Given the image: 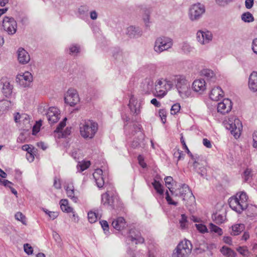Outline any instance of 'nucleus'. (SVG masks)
Returning a JSON list of instances; mask_svg holds the SVG:
<instances>
[{"instance_id": "obj_18", "label": "nucleus", "mask_w": 257, "mask_h": 257, "mask_svg": "<svg viewBox=\"0 0 257 257\" xmlns=\"http://www.w3.org/2000/svg\"><path fill=\"white\" fill-rule=\"evenodd\" d=\"M128 106L134 115H137L140 113L141 103L138 102L133 96H132L130 99Z\"/></svg>"}, {"instance_id": "obj_20", "label": "nucleus", "mask_w": 257, "mask_h": 257, "mask_svg": "<svg viewBox=\"0 0 257 257\" xmlns=\"http://www.w3.org/2000/svg\"><path fill=\"white\" fill-rule=\"evenodd\" d=\"M18 60L22 64H27L30 60L29 53L23 48H19L17 51Z\"/></svg>"}, {"instance_id": "obj_14", "label": "nucleus", "mask_w": 257, "mask_h": 257, "mask_svg": "<svg viewBox=\"0 0 257 257\" xmlns=\"http://www.w3.org/2000/svg\"><path fill=\"white\" fill-rule=\"evenodd\" d=\"M197 41L201 45H206L212 40L213 36L209 31L199 30L196 34Z\"/></svg>"}, {"instance_id": "obj_43", "label": "nucleus", "mask_w": 257, "mask_h": 257, "mask_svg": "<svg viewBox=\"0 0 257 257\" xmlns=\"http://www.w3.org/2000/svg\"><path fill=\"white\" fill-rule=\"evenodd\" d=\"M97 217V215L94 212L90 211L88 213V219L91 223H94L96 221Z\"/></svg>"}, {"instance_id": "obj_26", "label": "nucleus", "mask_w": 257, "mask_h": 257, "mask_svg": "<svg viewBox=\"0 0 257 257\" xmlns=\"http://www.w3.org/2000/svg\"><path fill=\"white\" fill-rule=\"evenodd\" d=\"M248 87L253 92L257 91V72L253 71L248 79Z\"/></svg>"}, {"instance_id": "obj_10", "label": "nucleus", "mask_w": 257, "mask_h": 257, "mask_svg": "<svg viewBox=\"0 0 257 257\" xmlns=\"http://www.w3.org/2000/svg\"><path fill=\"white\" fill-rule=\"evenodd\" d=\"M205 12V8L203 5L200 3L193 5L189 9V18L191 21H197Z\"/></svg>"}, {"instance_id": "obj_45", "label": "nucleus", "mask_w": 257, "mask_h": 257, "mask_svg": "<svg viewBox=\"0 0 257 257\" xmlns=\"http://www.w3.org/2000/svg\"><path fill=\"white\" fill-rule=\"evenodd\" d=\"M67 120V118L65 117L62 121H61L57 126L56 130L54 131V133H59L61 132V130L66 125V121Z\"/></svg>"}, {"instance_id": "obj_21", "label": "nucleus", "mask_w": 257, "mask_h": 257, "mask_svg": "<svg viewBox=\"0 0 257 257\" xmlns=\"http://www.w3.org/2000/svg\"><path fill=\"white\" fill-rule=\"evenodd\" d=\"M192 88L195 92L202 93L206 89V82L203 79H198L194 81Z\"/></svg>"}, {"instance_id": "obj_59", "label": "nucleus", "mask_w": 257, "mask_h": 257, "mask_svg": "<svg viewBox=\"0 0 257 257\" xmlns=\"http://www.w3.org/2000/svg\"><path fill=\"white\" fill-rule=\"evenodd\" d=\"M54 187L57 189H60L61 188V184L59 179L55 178L54 180Z\"/></svg>"}, {"instance_id": "obj_49", "label": "nucleus", "mask_w": 257, "mask_h": 257, "mask_svg": "<svg viewBox=\"0 0 257 257\" xmlns=\"http://www.w3.org/2000/svg\"><path fill=\"white\" fill-rule=\"evenodd\" d=\"M79 52V47L77 45H72L69 48V54L75 55Z\"/></svg>"}, {"instance_id": "obj_53", "label": "nucleus", "mask_w": 257, "mask_h": 257, "mask_svg": "<svg viewBox=\"0 0 257 257\" xmlns=\"http://www.w3.org/2000/svg\"><path fill=\"white\" fill-rule=\"evenodd\" d=\"M90 165L89 161L84 162L79 165L80 172H82L87 169Z\"/></svg>"}, {"instance_id": "obj_3", "label": "nucleus", "mask_w": 257, "mask_h": 257, "mask_svg": "<svg viewBox=\"0 0 257 257\" xmlns=\"http://www.w3.org/2000/svg\"><path fill=\"white\" fill-rule=\"evenodd\" d=\"M98 130V124L91 120H82L79 124L80 134L85 139H92Z\"/></svg>"}, {"instance_id": "obj_42", "label": "nucleus", "mask_w": 257, "mask_h": 257, "mask_svg": "<svg viewBox=\"0 0 257 257\" xmlns=\"http://www.w3.org/2000/svg\"><path fill=\"white\" fill-rule=\"evenodd\" d=\"M193 48L187 43L184 42L181 46V49L185 53H189L192 51Z\"/></svg>"}, {"instance_id": "obj_7", "label": "nucleus", "mask_w": 257, "mask_h": 257, "mask_svg": "<svg viewBox=\"0 0 257 257\" xmlns=\"http://www.w3.org/2000/svg\"><path fill=\"white\" fill-rule=\"evenodd\" d=\"M192 245L191 242L187 239L179 242L177 246L173 257H187L191 252Z\"/></svg>"}, {"instance_id": "obj_30", "label": "nucleus", "mask_w": 257, "mask_h": 257, "mask_svg": "<svg viewBox=\"0 0 257 257\" xmlns=\"http://www.w3.org/2000/svg\"><path fill=\"white\" fill-rule=\"evenodd\" d=\"M244 225L242 223L235 224L232 226L231 234L234 236L239 234L244 229Z\"/></svg>"}, {"instance_id": "obj_55", "label": "nucleus", "mask_w": 257, "mask_h": 257, "mask_svg": "<svg viewBox=\"0 0 257 257\" xmlns=\"http://www.w3.org/2000/svg\"><path fill=\"white\" fill-rule=\"evenodd\" d=\"M166 199L168 203L169 204L174 205H177L178 203L177 202L174 201L172 200L171 197L169 196V193L168 191L166 192Z\"/></svg>"}, {"instance_id": "obj_56", "label": "nucleus", "mask_w": 257, "mask_h": 257, "mask_svg": "<svg viewBox=\"0 0 257 257\" xmlns=\"http://www.w3.org/2000/svg\"><path fill=\"white\" fill-rule=\"evenodd\" d=\"M22 150L29 153L30 152H32V151H34L35 149L32 145H25L22 146Z\"/></svg>"}, {"instance_id": "obj_8", "label": "nucleus", "mask_w": 257, "mask_h": 257, "mask_svg": "<svg viewBox=\"0 0 257 257\" xmlns=\"http://www.w3.org/2000/svg\"><path fill=\"white\" fill-rule=\"evenodd\" d=\"M172 193L176 196L181 197L183 200L187 201L190 203L195 201V197L189 186L185 184H182L180 188L176 189L174 192H172Z\"/></svg>"}, {"instance_id": "obj_1", "label": "nucleus", "mask_w": 257, "mask_h": 257, "mask_svg": "<svg viewBox=\"0 0 257 257\" xmlns=\"http://www.w3.org/2000/svg\"><path fill=\"white\" fill-rule=\"evenodd\" d=\"M248 197L244 192H240L231 197L228 200L230 207L237 213H240L248 207Z\"/></svg>"}, {"instance_id": "obj_44", "label": "nucleus", "mask_w": 257, "mask_h": 257, "mask_svg": "<svg viewBox=\"0 0 257 257\" xmlns=\"http://www.w3.org/2000/svg\"><path fill=\"white\" fill-rule=\"evenodd\" d=\"M213 218L217 224H220L224 222L225 218L224 216L221 214H214L213 216Z\"/></svg>"}, {"instance_id": "obj_48", "label": "nucleus", "mask_w": 257, "mask_h": 257, "mask_svg": "<svg viewBox=\"0 0 257 257\" xmlns=\"http://www.w3.org/2000/svg\"><path fill=\"white\" fill-rule=\"evenodd\" d=\"M180 105L179 103H175L172 105L171 109V113L172 114H176L180 110Z\"/></svg>"}, {"instance_id": "obj_17", "label": "nucleus", "mask_w": 257, "mask_h": 257, "mask_svg": "<svg viewBox=\"0 0 257 257\" xmlns=\"http://www.w3.org/2000/svg\"><path fill=\"white\" fill-rule=\"evenodd\" d=\"M0 85H2V91L6 97H9L12 93L13 86L10 84L7 78H2L0 80Z\"/></svg>"}, {"instance_id": "obj_34", "label": "nucleus", "mask_w": 257, "mask_h": 257, "mask_svg": "<svg viewBox=\"0 0 257 257\" xmlns=\"http://www.w3.org/2000/svg\"><path fill=\"white\" fill-rule=\"evenodd\" d=\"M246 214L249 217H255L257 216V207L253 205H248L247 207Z\"/></svg>"}, {"instance_id": "obj_39", "label": "nucleus", "mask_w": 257, "mask_h": 257, "mask_svg": "<svg viewBox=\"0 0 257 257\" xmlns=\"http://www.w3.org/2000/svg\"><path fill=\"white\" fill-rule=\"evenodd\" d=\"M113 57L116 60H123V53L119 49H115L113 53Z\"/></svg>"}, {"instance_id": "obj_58", "label": "nucleus", "mask_w": 257, "mask_h": 257, "mask_svg": "<svg viewBox=\"0 0 257 257\" xmlns=\"http://www.w3.org/2000/svg\"><path fill=\"white\" fill-rule=\"evenodd\" d=\"M138 160L139 164L142 168H145L147 167V164L144 162V157L142 155H139L138 157Z\"/></svg>"}, {"instance_id": "obj_50", "label": "nucleus", "mask_w": 257, "mask_h": 257, "mask_svg": "<svg viewBox=\"0 0 257 257\" xmlns=\"http://www.w3.org/2000/svg\"><path fill=\"white\" fill-rule=\"evenodd\" d=\"M166 185L167 186L171 192H172V190H171V186H172V182L173 181V178L171 176H167L164 179Z\"/></svg>"}, {"instance_id": "obj_27", "label": "nucleus", "mask_w": 257, "mask_h": 257, "mask_svg": "<svg viewBox=\"0 0 257 257\" xmlns=\"http://www.w3.org/2000/svg\"><path fill=\"white\" fill-rule=\"evenodd\" d=\"M112 226L117 230L123 229L126 226L125 219L122 217H119L114 219L112 222Z\"/></svg>"}, {"instance_id": "obj_2", "label": "nucleus", "mask_w": 257, "mask_h": 257, "mask_svg": "<svg viewBox=\"0 0 257 257\" xmlns=\"http://www.w3.org/2000/svg\"><path fill=\"white\" fill-rule=\"evenodd\" d=\"M173 81L174 82L177 91L182 98L185 99L190 96L191 90L190 83L186 79L185 76L182 75H176Z\"/></svg>"}, {"instance_id": "obj_47", "label": "nucleus", "mask_w": 257, "mask_h": 257, "mask_svg": "<svg viewBox=\"0 0 257 257\" xmlns=\"http://www.w3.org/2000/svg\"><path fill=\"white\" fill-rule=\"evenodd\" d=\"M100 224L103 228L105 234H108L109 233V226L107 222L105 220H101L100 221Z\"/></svg>"}, {"instance_id": "obj_38", "label": "nucleus", "mask_w": 257, "mask_h": 257, "mask_svg": "<svg viewBox=\"0 0 257 257\" xmlns=\"http://www.w3.org/2000/svg\"><path fill=\"white\" fill-rule=\"evenodd\" d=\"M152 185L154 189L159 194L161 195L163 194L164 190L163 189V186L159 181L154 180V182L152 183Z\"/></svg>"}, {"instance_id": "obj_25", "label": "nucleus", "mask_w": 257, "mask_h": 257, "mask_svg": "<svg viewBox=\"0 0 257 257\" xmlns=\"http://www.w3.org/2000/svg\"><path fill=\"white\" fill-rule=\"evenodd\" d=\"M201 74L210 83H214L217 80L216 74L211 69H204L202 70Z\"/></svg>"}, {"instance_id": "obj_24", "label": "nucleus", "mask_w": 257, "mask_h": 257, "mask_svg": "<svg viewBox=\"0 0 257 257\" xmlns=\"http://www.w3.org/2000/svg\"><path fill=\"white\" fill-rule=\"evenodd\" d=\"M223 96V92L220 87H214L209 94L210 98L213 101H218Z\"/></svg>"}, {"instance_id": "obj_64", "label": "nucleus", "mask_w": 257, "mask_h": 257, "mask_svg": "<svg viewBox=\"0 0 257 257\" xmlns=\"http://www.w3.org/2000/svg\"><path fill=\"white\" fill-rule=\"evenodd\" d=\"M252 49L254 53H257V39H255L252 41Z\"/></svg>"}, {"instance_id": "obj_12", "label": "nucleus", "mask_w": 257, "mask_h": 257, "mask_svg": "<svg viewBox=\"0 0 257 257\" xmlns=\"http://www.w3.org/2000/svg\"><path fill=\"white\" fill-rule=\"evenodd\" d=\"M3 27L9 34L13 35L16 32L17 24L13 18L5 17L3 21Z\"/></svg>"}, {"instance_id": "obj_32", "label": "nucleus", "mask_w": 257, "mask_h": 257, "mask_svg": "<svg viewBox=\"0 0 257 257\" xmlns=\"http://www.w3.org/2000/svg\"><path fill=\"white\" fill-rule=\"evenodd\" d=\"M60 207L61 210L67 213H70L73 212V208L68 206V202L67 199H62L60 201Z\"/></svg>"}, {"instance_id": "obj_11", "label": "nucleus", "mask_w": 257, "mask_h": 257, "mask_svg": "<svg viewBox=\"0 0 257 257\" xmlns=\"http://www.w3.org/2000/svg\"><path fill=\"white\" fill-rule=\"evenodd\" d=\"M64 100L66 103L74 106L80 101V98L76 90L70 88L65 95Z\"/></svg>"}, {"instance_id": "obj_23", "label": "nucleus", "mask_w": 257, "mask_h": 257, "mask_svg": "<svg viewBox=\"0 0 257 257\" xmlns=\"http://www.w3.org/2000/svg\"><path fill=\"white\" fill-rule=\"evenodd\" d=\"M102 170L100 169H97L93 174V176L95 180L97 186L98 188H102L104 184V181L103 176Z\"/></svg>"}, {"instance_id": "obj_5", "label": "nucleus", "mask_w": 257, "mask_h": 257, "mask_svg": "<svg viewBox=\"0 0 257 257\" xmlns=\"http://www.w3.org/2000/svg\"><path fill=\"white\" fill-rule=\"evenodd\" d=\"M173 45V39L166 36L158 37L154 43V50L158 54L168 51L172 48Z\"/></svg>"}, {"instance_id": "obj_52", "label": "nucleus", "mask_w": 257, "mask_h": 257, "mask_svg": "<svg viewBox=\"0 0 257 257\" xmlns=\"http://www.w3.org/2000/svg\"><path fill=\"white\" fill-rule=\"evenodd\" d=\"M41 124V120H40L39 121L37 122V123L34 125L33 127V135H35L39 132Z\"/></svg>"}, {"instance_id": "obj_61", "label": "nucleus", "mask_w": 257, "mask_h": 257, "mask_svg": "<svg viewBox=\"0 0 257 257\" xmlns=\"http://www.w3.org/2000/svg\"><path fill=\"white\" fill-rule=\"evenodd\" d=\"M176 155H178L177 162H178L179 160H183L184 158L185 155L182 151L179 150H177L176 151Z\"/></svg>"}, {"instance_id": "obj_33", "label": "nucleus", "mask_w": 257, "mask_h": 257, "mask_svg": "<svg viewBox=\"0 0 257 257\" xmlns=\"http://www.w3.org/2000/svg\"><path fill=\"white\" fill-rule=\"evenodd\" d=\"M101 202L104 205H108L113 206V200L112 197L109 196L107 192L101 195Z\"/></svg>"}, {"instance_id": "obj_40", "label": "nucleus", "mask_w": 257, "mask_h": 257, "mask_svg": "<svg viewBox=\"0 0 257 257\" xmlns=\"http://www.w3.org/2000/svg\"><path fill=\"white\" fill-rule=\"evenodd\" d=\"M15 219L21 221L23 224L26 225V220L25 216L21 212H18L15 214Z\"/></svg>"}, {"instance_id": "obj_31", "label": "nucleus", "mask_w": 257, "mask_h": 257, "mask_svg": "<svg viewBox=\"0 0 257 257\" xmlns=\"http://www.w3.org/2000/svg\"><path fill=\"white\" fill-rule=\"evenodd\" d=\"M89 10V8L88 6L82 5L80 6L78 9L80 18L82 19L86 18L88 16Z\"/></svg>"}, {"instance_id": "obj_19", "label": "nucleus", "mask_w": 257, "mask_h": 257, "mask_svg": "<svg viewBox=\"0 0 257 257\" xmlns=\"http://www.w3.org/2000/svg\"><path fill=\"white\" fill-rule=\"evenodd\" d=\"M127 239L132 241H135L136 244L142 243L144 242V239L141 236L140 232L135 229H131L130 230Z\"/></svg>"}, {"instance_id": "obj_22", "label": "nucleus", "mask_w": 257, "mask_h": 257, "mask_svg": "<svg viewBox=\"0 0 257 257\" xmlns=\"http://www.w3.org/2000/svg\"><path fill=\"white\" fill-rule=\"evenodd\" d=\"M126 34L130 38H137L142 35V31L139 27L131 26L126 29Z\"/></svg>"}, {"instance_id": "obj_15", "label": "nucleus", "mask_w": 257, "mask_h": 257, "mask_svg": "<svg viewBox=\"0 0 257 257\" xmlns=\"http://www.w3.org/2000/svg\"><path fill=\"white\" fill-rule=\"evenodd\" d=\"M60 112L57 108L51 107L49 108L47 113L46 117L50 124L57 122L60 119Z\"/></svg>"}, {"instance_id": "obj_57", "label": "nucleus", "mask_w": 257, "mask_h": 257, "mask_svg": "<svg viewBox=\"0 0 257 257\" xmlns=\"http://www.w3.org/2000/svg\"><path fill=\"white\" fill-rule=\"evenodd\" d=\"M35 152V150L34 151H32V152H30L29 153H27L26 154V157L27 160L30 162H32L34 160V153Z\"/></svg>"}, {"instance_id": "obj_9", "label": "nucleus", "mask_w": 257, "mask_h": 257, "mask_svg": "<svg viewBox=\"0 0 257 257\" xmlns=\"http://www.w3.org/2000/svg\"><path fill=\"white\" fill-rule=\"evenodd\" d=\"M224 123L226 129L230 130L231 134L235 138L239 137L242 125L239 119H229L228 121L224 122Z\"/></svg>"}, {"instance_id": "obj_29", "label": "nucleus", "mask_w": 257, "mask_h": 257, "mask_svg": "<svg viewBox=\"0 0 257 257\" xmlns=\"http://www.w3.org/2000/svg\"><path fill=\"white\" fill-rule=\"evenodd\" d=\"M220 252L226 257H235L236 254L231 248L223 246L220 249Z\"/></svg>"}, {"instance_id": "obj_13", "label": "nucleus", "mask_w": 257, "mask_h": 257, "mask_svg": "<svg viewBox=\"0 0 257 257\" xmlns=\"http://www.w3.org/2000/svg\"><path fill=\"white\" fill-rule=\"evenodd\" d=\"M33 81L32 74L26 71L23 74L18 75L16 77V81L23 87H30Z\"/></svg>"}, {"instance_id": "obj_63", "label": "nucleus", "mask_w": 257, "mask_h": 257, "mask_svg": "<svg viewBox=\"0 0 257 257\" xmlns=\"http://www.w3.org/2000/svg\"><path fill=\"white\" fill-rule=\"evenodd\" d=\"M141 130V125L138 123H135L133 126V132H134L135 133L139 132Z\"/></svg>"}, {"instance_id": "obj_62", "label": "nucleus", "mask_w": 257, "mask_h": 257, "mask_svg": "<svg viewBox=\"0 0 257 257\" xmlns=\"http://www.w3.org/2000/svg\"><path fill=\"white\" fill-rule=\"evenodd\" d=\"M253 147L255 148H257V131L254 132L253 135Z\"/></svg>"}, {"instance_id": "obj_4", "label": "nucleus", "mask_w": 257, "mask_h": 257, "mask_svg": "<svg viewBox=\"0 0 257 257\" xmlns=\"http://www.w3.org/2000/svg\"><path fill=\"white\" fill-rule=\"evenodd\" d=\"M172 86V82L170 80L158 79L155 83L153 94L155 96L162 98L167 94L168 91L171 89Z\"/></svg>"}, {"instance_id": "obj_46", "label": "nucleus", "mask_w": 257, "mask_h": 257, "mask_svg": "<svg viewBox=\"0 0 257 257\" xmlns=\"http://www.w3.org/2000/svg\"><path fill=\"white\" fill-rule=\"evenodd\" d=\"M237 251L243 256H248L249 252L246 246H240L237 249Z\"/></svg>"}, {"instance_id": "obj_6", "label": "nucleus", "mask_w": 257, "mask_h": 257, "mask_svg": "<svg viewBox=\"0 0 257 257\" xmlns=\"http://www.w3.org/2000/svg\"><path fill=\"white\" fill-rule=\"evenodd\" d=\"M191 158L193 161L192 166L193 170L202 177L206 174V162L203 158L197 154H191Z\"/></svg>"}, {"instance_id": "obj_54", "label": "nucleus", "mask_w": 257, "mask_h": 257, "mask_svg": "<svg viewBox=\"0 0 257 257\" xmlns=\"http://www.w3.org/2000/svg\"><path fill=\"white\" fill-rule=\"evenodd\" d=\"M159 114L161 118L163 123H165L166 120V112L164 109H160L159 112Z\"/></svg>"}, {"instance_id": "obj_37", "label": "nucleus", "mask_w": 257, "mask_h": 257, "mask_svg": "<svg viewBox=\"0 0 257 257\" xmlns=\"http://www.w3.org/2000/svg\"><path fill=\"white\" fill-rule=\"evenodd\" d=\"M253 174V172L251 168H246L243 174V178L244 180V181H248L250 179L252 178Z\"/></svg>"}, {"instance_id": "obj_35", "label": "nucleus", "mask_w": 257, "mask_h": 257, "mask_svg": "<svg viewBox=\"0 0 257 257\" xmlns=\"http://www.w3.org/2000/svg\"><path fill=\"white\" fill-rule=\"evenodd\" d=\"M209 229L210 232L216 233L218 235L220 236L223 234L222 229L212 223L209 225Z\"/></svg>"}, {"instance_id": "obj_28", "label": "nucleus", "mask_w": 257, "mask_h": 257, "mask_svg": "<svg viewBox=\"0 0 257 257\" xmlns=\"http://www.w3.org/2000/svg\"><path fill=\"white\" fill-rule=\"evenodd\" d=\"M65 189L66 191L67 196L74 202H77L78 199V197L75 196L74 186L73 185H71V186H65Z\"/></svg>"}, {"instance_id": "obj_41", "label": "nucleus", "mask_w": 257, "mask_h": 257, "mask_svg": "<svg viewBox=\"0 0 257 257\" xmlns=\"http://www.w3.org/2000/svg\"><path fill=\"white\" fill-rule=\"evenodd\" d=\"M195 226H196L197 230L201 233H205L208 232V229L207 228L206 225L201 224H195Z\"/></svg>"}, {"instance_id": "obj_36", "label": "nucleus", "mask_w": 257, "mask_h": 257, "mask_svg": "<svg viewBox=\"0 0 257 257\" xmlns=\"http://www.w3.org/2000/svg\"><path fill=\"white\" fill-rule=\"evenodd\" d=\"M241 20L245 23H250L254 21L252 15L249 12L244 13L241 15Z\"/></svg>"}, {"instance_id": "obj_51", "label": "nucleus", "mask_w": 257, "mask_h": 257, "mask_svg": "<svg viewBox=\"0 0 257 257\" xmlns=\"http://www.w3.org/2000/svg\"><path fill=\"white\" fill-rule=\"evenodd\" d=\"M24 249L25 252L28 255L32 254L33 252L32 247L28 243H26L24 245Z\"/></svg>"}, {"instance_id": "obj_60", "label": "nucleus", "mask_w": 257, "mask_h": 257, "mask_svg": "<svg viewBox=\"0 0 257 257\" xmlns=\"http://www.w3.org/2000/svg\"><path fill=\"white\" fill-rule=\"evenodd\" d=\"M253 3L254 0H245V6L246 9H250L253 7Z\"/></svg>"}, {"instance_id": "obj_16", "label": "nucleus", "mask_w": 257, "mask_h": 257, "mask_svg": "<svg viewBox=\"0 0 257 257\" xmlns=\"http://www.w3.org/2000/svg\"><path fill=\"white\" fill-rule=\"evenodd\" d=\"M232 106V102L230 99H224L222 102L218 103L217 110L222 114L227 113L231 111Z\"/></svg>"}]
</instances>
